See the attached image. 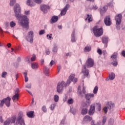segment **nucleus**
Listing matches in <instances>:
<instances>
[{"mask_svg": "<svg viewBox=\"0 0 125 125\" xmlns=\"http://www.w3.org/2000/svg\"><path fill=\"white\" fill-rule=\"evenodd\" d=\"M14 12L16 18L19 20V24L23 28V29H29V19L25 16L21 15V8L19 4H16L14 7Z\"/></svg>", "mask_w": 125, "mask_h": 125, "instance_id": "nucleus-1", "label": "nucleus"}, {"mask_svg": "<svg viewBox=\"0 0 125 125\" xmlns=\"http://www.w3.org/2000/svg\"><path fill=\"white\" fill-rule=\"evenodd\" d=\"M71 82H73V83H77L78 82V79L75 78V75L72 74L69 77V79L67 81L66 83H65V82H59L58 84V86L57 87V90L59 93H61L62 92V89H63V87H66V86H68L70 83H71Z\"/></svg>", "mask_w": 125, "mask_h": 125, "instance_id": "nucleus-2", "label": "nucleus"}, {"mask_svg": "<svg viewBox=\"0 0 125 125\" xmlns=\"http://www.w3.org/2000/svg\"><path fill=\"white\" fill-rule=\"evenodd\" d=\"M93 32L95 37L97 38L101 37L103 35V29L102 28H97V26L93 27Z\"/></svg>", "mask_w": 125, "mask_h": 125, "instance_id": "nucleus-3", "label": "nucleus"}, {"mask_svg": "<svg viewBox=\"0 0 125 125\" xmlns=\"http://www.w3.org/2000/svg\"><path fill=\"white\" fill-rule=\"evenodd\" d=\"M94 97V94L93 93H92V94H90V93H88V94H85V98L86 99V100H88V104H83V107H88L89 106V105L90 104V99H91V98H93Z\"/></svg>", "mask_w": 125, "mask_h": 125, "instance_id": "nucleus-4", "label": "nucleus"}, {"mask_svg": "<svg viewBox=\"0 0 125 125\" xmlns=\"http://www.w3.org/2000/svg\"><path fill=\"white\" fill-rule=\"evenodd\" d=\"M11 100V99L8 97L5 99H4L2 101H1L0 103V107H2L3 106V104L5 103V104L7 107H9L10 106V101Z\"/></svg>", "mask_w": 125, "mask_h": 125, "instance_id": "nucleus-5", "label": "nucleus"}, {"mask_svg": "<svg viewBox=\"0 0 125 125\" xmlns=\"http://www.w3.org/2000/svg\"><path fill=\"white\" fill-rule=\"evenodd\" d=\"M16 120V116H14L11 118H8L4 122V125H9L10 124H14Z\"/></svg>", "mask_w": 125, "mask_h": 125, "instance_id": "nucleus-6", "label": "nucleus"}, {"mask_svg": "<svg viewBox=\"0 0 125 125\" xmlns=\"http://www.w3.org/2000/svg\"><path fill=\"white\" fill-rule=\"evenodd\" d=\"M16 124H18L20 125H25V122H24V119H23V114H19V116L18 117Z\"/></svg>", "mask_w": 125, "mask_h": 125, "instance_id": "nucleus-7", "label": "nucleus"}, {"mask_svg": "<svg viewBox=\"0 0 125 125\" xmlns=\"http://www.w3.org/2000/svg\"><path fill=\"white\" fill-rule=\"evenodd\" d=\"M26 40L30 43H33V42H34V32L33 31H31L28 33V36L26 37Z\"/></svg>", "mask_w": 125, "mask_h": 125, "instance_id": "nucleus-8", "label": "nucleus"}, {"mask_svg": "<svg viewBox=\"0 0 125 125\" xmlns=\"http://www.w3.org/2000/svg\"><path fill=\"white\" fill-rule=\"evenodd\" d=\"M85 64L87 68H91V67H93L94 65V60L92 58H89L87 60Z\"/></svg>", "mask_w": 125, "mask_h": 125, "instance_id": "nucleus-9", "label": "nucleus"}, {"mask_svg": "<svg viewBox=\"0 0 125 125\" xmlns=\"http://www.w3.org/2000/svg\"><path fill=\"white\" fill-rule=\"evenodd\" d=\"M12 99L14 102V101H18V99H19V89H16L15 90V95L13 96Z\"/></svg>", "mask_w": 125, "mask_h": 125, "instance_id": "nucleus-10", "label": "nucleus"}, {"mask_svg": "<svg viewBox=\"0 0 125 125\" xmlns=\"http://www.w3.org/2000/svg\"><path fill=\"white\" fill-rule=\"evenodd\" d=\"M112 61L113 62H112L113 66H117L118 65V62H117V54L114 53L111 57Z\"/></svg>", "mask_w": 125, "mask_h": 125, "instance_id": "nucleus-11", "label": "nucleus"}, {"mask_svg": "<svg viewBox=\"0 0 125 125\" xmlns=\"http://www.w3.org/2000/svg\"><path fill=\"white\" fill-rule=\"evenodd\" d=\"M122 14H119L115 17V21L116 25H120L122 22Z\"/></svg>", "mask_w": 125, "mask_h": 125, "instance_id": "nucleus-12", "label": "nucleus"}, {"mask_svg": "<svg viewBox=\"0 0 125 125\" xmlns=\"http://www.w3.org/2000/svg\"><path fill=\"white\" fill-rule=\"evenodd\" d=\"M104 22L106 26H110L112 24L111 19L109 16H106L104 20Z\"/></svg>", "mask_w": 125, "mask_h": 125, "instance_id": "nucleus-13", "label": "nucleus"}, {"mask_svg": "<svg viewBox=\"0 0 125 125\" xmlns=\"http://www.w3.org/2000/svg\"><path fill=\"white\" fill-rule=\"evenodd\" d=\"M50 7L46 5H42L41 6V9L44 13H47V9H49Z\"/></svg>", "mask_w": 125, "mask_h": 125, "instance_id": "nucleus-14", "label": "nucleus"}, {"mask_svg": "<svg viewBox=\"0 0 125 125\" xmlns=\"http://www.w3.org/2000/svg\"><path fill=\"white\" fill-rule=\"evenodd\" d=\"M94 112H95V104H93L90 106L89 111V115H90V116H92V115L94 114Z\"/></svg>", "mask_w": 125, "mask_h": 125, "instance_id": "nucleus-15", "label": "nucleus"}, {"mask_svg": "<svg viewBox=\"0 0 125 125\" xmlns=\"http://www.w3.org/2000/svg\"><path fill=\"white\" fill-rule=\"evenodd\" d=\"M70 7V5L66 4L63 10L61 12V16H63V15H65L66 14V12H67V11L68 10V8Z\"/></svg>", "mask_w": 125, "mask_h": 125, "instance_id": "nucleus-16", "label": "nucleus"}, {"mask_svg": "<svg viewBox=\"0 0 125 125\" xmlns=\"http://www.w3.org/2000/svg\"><path fill=\"white\" fill-rule=\"evenodd\" d=\"M92 121V118L88 115H86L83 119V121L85 123H87L88 122H91Z\"/></svg>", "mask_w": 125, "mask_h": 125, "instance_id": "nucleus-17", "label": "nucleus"}, {"mask_svg": "<svg viewBox=\"0 0 125 125\" xmlns=\"http://www.w3.org/2000/svg\"><path fill=\"white\" fill-rule=\"evenodd\" d=\"M82 73H83L85 77H87V76H88V70L86 69V65L83 66V68L82 69Z\"/></svg>", "mask_w": 125, "mask_h": 125, "instance_id": "nucleus-18", "label": "nucleus"}, {"mask_svg": "<svg viewBox=\"0 0 125 125\" xmlns=\"http://www.w3.org/2000/svg\"><path fill=\"white\" fill-rule=\"evenodd\" d=\"M107 9H108V6H104L102 9L100 10V12L101 14L105 13V12H106V11H107Z\"/></svg>", "mask_w": 125, "mask_h": 125, "instance_id": "nucleus-19", "label": "nucleus"}, {"mask_svg": "<svg viewBox=\"0 0 125 125\" xmlns=\"http://www.w3.org/2000/svg\"><path fill=\"white\" fill-rule=\"evenodd\" d=\"M48 71H49V69L46 66H44L43 72L46 76H49Z\"/></svg>", "mask_w": 125, "mask_h": 125, "instance_id": "nucleus-20", "label": "nucleus"}, {"mask_svg": "<svg viewBox=\"0 0 125 125\" xmlns=\"http://www.w3.org/2000/svg\"><path fill=\"white\" fill-rule=\"evenodd\" d=\"M31 68L33 69H38L39 68V64L37 62H33L31 64Z\"/></svg>", "mask_w": 125, "mask_h": 125, "instance_id": "nucleus-21", "label": "nucleus"}, {"mask_svg": "<svg viewBox=\"0 0 125 125\" xmlns=\"http://www.w3.org/2000/svg\"><path fill=\"white\" fill-rule=\"evenodd\" d=\"M26 115L28 118H34V111H29Z\"/></svg>", "mask_w": 125, "mask_h": 125, "instance_id": "nucleus-22", "label": "nucleus"}, {"mask_svg": "<svg viewBox=\"0 0 125 125\" xmlns=\"http://www.w3.org/2000/svg\"><path fill=\"white\" fill-rule=\"evenodd\" d=\"M52 23H55L56 22H57L58 21V17L56 16H54L52 17L51 19Z\"/></svg>", "mask_w": 125, "mask_h": 125, "instance_id": "nucleus-23", "label": "nucleus"}, {"mask_svg": "<svg viewBox=\"0 0 125 125\" xmlns=\"http://www.w3.org/2000/svg\"><path fill=\"white\" fill-rule=\"evenodd\" d=\"M90 50H91V46L90 45L86 46L84 49L85 52H89Z\"/></svg>", "mask_w": 125, "mask_h": 125, "instance_id": "nucleus-24", "label": "nucleus"}, {"mask_svg": "<svg viewBox=\"0 0 125 125\" xmlns=\"http://www.w3.org/2000/svg\"><path fill=\"white\" fill-rule=\"evenodd\" d=\"M71 42H76V38H75V30H74L71 34Z\"/></svg>", "mask_w": 125, "mask_h": 125, "instance_id": "nucleus-25", "label": "nucleus"}, {"mask_svg": "<svg viewBox=\"0 0 125 125\" xmlns=\"http://www.w3.org/2000/svg\"><path fill=\"white\" fill-rule=\"evenodd\" d=\"M106 105H108L107 106L108 109H111L112 108H113V107H114V106H115V104H112L111 102H107L106 104Z\"/></svg>", "mask_w": 125, "mask_h": 125, "instance_id": "nucleus-26", "label": "nucleus"}, {"mask_svg": "<svg viewBox=\"0 0 125 125\" xmlns=\"http://www.w3.org/2000/svg\"><path fill=\"white\" fill-rule=\"evenodd\" d=\"M78 94L79 96H81V97H83V93L81 90V86H79L78 87Z\"/></svg>", "mask_w": 125, "mask_h": 125, "instance_id": "nucleus-27", "label": "nucleus"}, {"mask_svg": "<svg viewBox=\"0 0 125 125\" xmlns=\"http://www.w3.org/2000/svg\"><path fill=\"white\" fill-rule=\"evenodd\" d=\"M108 37L104 36L103 37V43H107L108 42Z\"/></svg>", "mask_w": 125, "mask_h": 125, "instance_id": "nucleus-28", "label": "nucleus"}, {"mask_svg": "<svg viewBox=\"0 0 125 125\" xmlns=\"http://www.w3.org/2000/svg\"><path fill=\"white\" fill-rule=\"evenodd\" d=\"M85 20H88V22H91L92 21V16H90L89 15H87V18L85 19Z\"/></svg>", "mask_w": 125, "mask_h": 125, "instance_id": "nucleus-29", "label": "nucleus"}, {"mask_svg": "<svg viewBox=\"0 0 125 125\" xmlns=\"http://www.w3.org/2000/svg\"><path fill=\"white\" fill-rule=\"evenodd\" d=\"M26 4L29 6H34L35 5L33 2H31L30 0H27Z\"/></svg>", "mask_w": 125, "mask_h": 125, "instance_id": "nucleus-30", "label": "nucleus"}, {"mask_svg": "<svg viewBox=\"0 0 125 125\" xmlns=\"http://www.w3.org/2000/svg\"><path fill=\"white\" fill-rule=\"evenodd\" d=\"M115 74H114L113 73H111L110 75H109V79L111 81H113V80H114V79H115Z\"/></svg>", "mask_w": 125, "mask_h": 125, "instance_id": "nucleus-31", "label": "nucleus"}, {"mask_svg": "<svg viewBox=\"0 0 125 125\" xmlns=\"http://www.w3.org/2000/svg\"><path fill=\"white\" fill-rule=\"evenodd\" d=\"M97 92H98V86H96L93 91V93L94 94H97Z\"/></svg>", "mask_w": 125, "mask_h": 125, "instance_id": "nucleus-32", "label": "nucleus"}, {"mask_svg": "<svg viewBox=\"0 0 125 125\" xmlns=\"http://www.w3.org/2000/svg\"><path fill=\"white\" fill-rule=\"evenodd\" d=\"M87 113V109L86 108H83L82 109L81 114L82 115H85Z\"/></svg>", "mask_w": 125, "mask_h": 125, "instance_id": "nucleus-33", "label": "nucleus"}, {"mask_svg": "<svg viewBox=\"0 0 125 125\" xmlns=\"http://www.w3.org/2000/svg\"><path fill=\"white\" fill-rule=\"evenodd\" d=\"M54 99L55 102H58L59 100V96H58L57 95H55L54 96Z\"/></svg>", "mask_w": 125, "mask_h": 125, "instance_id": "nucleus-34", "label": "nucleus"}, {"mask_svg": "<svg viewBox=\"0 0 125 125\" xmlns=\"http://www.w3.org/2000/svg\"><path fill=\"white\" fill-rule=\"evenodd\" d=\"M10 26L11 28H13V27H15V26H16V23L14 21H12L10 22Z\"/></svg>", "mask_w": 125, "mask_h": 125, "instance_id": "nucleus-35", "label": "nucleus"}, {"mask_svg": "<svg viewBox=\"0 0 125 125\" xmlns=\"http://www.w3.org/2000/svg\"><path fill=\"white\" fill-rule=\"evenodd\" d=\"M15 2H16V0H10V5L11 6H13V5H14V3H15Z\"/></svg>", "mask_w": 125, "mask_h": 125, "instance_id": "nucleus-36", "label": "nucleus"}, {"mask_svg": "<svg viewBox=\"0 0 125 125\" xmlns=\"http://www.w3.org/2000/svg\"><path fill=\"white\" fill-rule=\"evenodd\" d=\"M55 106H56V104L55 103H54L50 105V108L51 110H52V111H53V110H54V108H55Z\"/></svg>", "mask_w": 125, "mask_h": 125, "instance_id": "nucleus-37", "label": "nucleus"}, {"mask_svg": "<svg viewBox=\"0 0 125 125\" xmlns=\"http://www.w3.org/2000/svg\"><path fill=\"white\" fill-rule=\"evenodd\" d=\"M67 103L68 104H73V103H74V100H73V99H69L67 101Z\"/></svg>", "mask_w": 125, "mask_h": 125, "instance_id": "nucleus-38", "label": "nucleus"}, {"mask_svg": "<svg viewBox=\"0 0 125 125\" xmlns=\"http://www.w3.org/2000/svg\"><path fill=\"white\" fill-rule=\"evenodd\" d=\"M106 121H107V118H106V117H104L103 118V121H102L103 125H105V123H106Z\"/></svg>", "mask_w": 125, "mask_h": 125, "instance_id": "nucleus-39", "label": "nucleus"}, {"mask_svg": "<svg viewBox=\"0 0 125 125\" xmlns=\"http://www.w3.org/2000/svg\"><path fill=\"white\" fill-rule=\"evenodd\" d=\"M31 61L34 62L36 61V55L33 54L32 57L31 58Z\"/></svg>", "mask_w": 125, "mask_h": 125, "instance_id": "nucleus-40", "label": "nucleus"}, {"mask_svg": "<svg viewBox=\"0 0 125 125\" xmlns=\"http://www.w3.org/2000/svg\"><path fill=\"white\" fill-rule=\"evenodd\" d=\"M98 106V111H101V104L98 103L96 104Z\"/></svg>", "mask_w": 125, "mask_h": 125, "instance_id": "nucleus-41", "label": "nucleus"}, {"mask_svg": "<svg viewBox=\"0 0 125 125\" xmlns=\"http://www.w3.org/2000/svg\"><path fill=\"white\" fill-rule=\"evenodd\" d=\"M42 110L43 111V112H44V113H45L47 111L46 109V106H45V105H43L42 107Z\"/></svg>", "mask_w": 125, "mask_h": 125, "instance_id": "nucleus-42", "label": "nucleus"}, {"mask_svg": "<svg viewBox=\"0 0 125 125\" xmlns=\"http://www.w3.org/2000/svg\"><path fill=\"white\" fill-rule=\"evenodd\" d=\"M7 75V73H6V72H3L2 73V78H5Z\"/></svg>", "mask_w": 125, "mask_h": 125, "instance_id": "nucleus-43", "label": "nucleus"}, {"mask_svg": "<svg viewBox=\"0 0 125 125\" xmlns=\"http://www.w3.org/2000/svg\"><path fill=\"white\" fill-rule=\"evenodd\" d=\"M45 33V31L44 30H42L39 32V35H43Z\"/></svg>", "mask_w": 125, "mask_h": 125, "instance_id": "nucleus-44", "label": "nucleus"}, {"mask_svg": "<svg viewBox=\"0 0 125 125\" xmlns=\"http://www.w3.org/2000/svg\"><path fill=\"white\" fill-rule=\"evenodd\" d=\"M34 2H36V3H42V0H34Z\"/></svg>", "mask_w": 125, "mask_h": 125, "instance_id": "nucleus-45", "label": "nucleus"}, {"mask_svg": "<svg viewBox=\"0 0 125 125\" xmlns=\"http://www.w3.org/2000/svg\"><path fill=\"white\" fill-rule=\"evenodd\" d=\"M53 52H57V46H55L53 49Z\"/></svg>", "mask_w": 125, "mask_h": 125, "instance_id": "nucleus-46", "label": "nucleus"}, {"mask_svg": "<svg viewBox=\"0 0 125 125\" xmlns=\"http://www.w3.org/2000/svg\"><path fill=\"white\" fill-rule=\"evenodd\" d=\"M70 111L73 114V115H75L76 114V110H73V108H70Z\"/></svg>", "mask_w": 125, "mask_h": 125, "instance_id": "nucleus-47", "label": "nucleus"}, {"mask_svg": "<svg viewBox=\"0 0 125 125\" xmlns=\"http://www.w3.org/2000/svg\"><path fill=\"white\" fill-rule=\"evenodd\" d=\"M103 110L104 111L105 114H107V112H108V109L107 108V107H104L103 108Z\"/></svg>", "mask_w": 125, "mask_h": 125, "instance_id": "nucleus-48", "label": "nucleus"}, {"mask_svg": "<svg viewBox=\"0 0 125 125\" xmlns=\"http://www.w3.org/2000/svg\"><path fill=\"white\" fill-rule=\"evenodd\" d=\"M97 52L98 53H99V54H100V55H101L102 54V51L100 49H98Z\"/></svg>", "mask_w": 125, "mask_h": 125, "instance_id": "nucleus-49", "label": "nucleus"}, {"mask_svg": "<svg viewBox=\"0 0 125 125\" xmlns=\"http://www.w3.org/2000/svg\"><path fill=\"white\" fill-rule=\"evenodd\" d=\"M24 14H25V15H29V14H30V10L25 11Z\"/></svg>", "mask_w": 125, "mask_h": 125, "instance_id": "nucleus-50", "label": "nucleus"}, {"mask_svg": "<svg viewBox=\"0 0 125 125\" xmlns=\"http://www.w3.org/2000/svg\"><path fill=\"white\" fill-rule=\"evenodd\" d=\"M51 36H52V34H51L50 35H49L48 34L47 35V37L48 38V40H51V38H52Z\"/></svg>", "mask_w": 125, "mask_h": 125, "instance_id": "nucleus-51", "label": "nucleus"}, {"mask_svg": "<svg viewBox=\"0 0 125 125\" xmlns=\"http://www.w3.org/2000/svg\"><path fill=\"white\" fill-rule=\"evenodd\" d=\"M54 63H55V62L54 61H53V60H52L51 61V62H50V65L51 67V66H52V65H53V64H54Z\"/></svg>", "mask_w": 125, "mask_h": 125, "instance_id": "nucleus-52", "label": "nucleus"}, {"mask_svg": "<svg viewBox=\"0 0 125 125\" xmlns=\"http://www.w3.org/2000/svg\"><path fill=\"white\" fill-rule=\"evenodd\" d=\"M60 69H61V66H60V65H59L58 66V73H59V72H60Z\"/></svg>", "mask_w": 125, "mask_h": 125, "instance_id": "nucleus-53", "label": "nucleus"}, {"mask_svg": "<svg viewBox=\"0 0 125 125\" xmlns=\"http://www.w3.org/2000/svg\"><path fill=\"white\" fill-rule=\"evenodd\" d=\"M0 123H3V119H2V116H0Z\"/></svg>", "mask_w": 125, "mask_h": 125, "instance_id": "nucleus-54", "label": "nucleus"}, {"mask_svg": "<svg viewBox=\"0 0 125 125\" xmlns=\"http://www.w3.org/2000/svg\"><path fill=\"white\" fill-rule=\"evenodd\" d=\"M3 33V30H2V28H1V27H0V34L1 35H2Z\"/></svg>", "mask_w": 125, "mask_h": 125, "instance_id": "nucleus-55", "label": "nucleus"}, {"mask_svg": "<svg viewBox=\"0 0 125 125\" xmlns=\"http://www.w3.org/2000/svg\"><path fill=\"white\" fill-rule=\"evenodd\" d=\"M83 94H84L85 93V87H84V86L83 87Z\"/></svg>", "mask_w": 125, "mask_h": 125, "instance_id": "nucleus-56", "label": "nucleus"}, {"mask_svg": "<svg viewBox=\"0 0 125 125\" xmlns=\"http://www.w3.org/2000/svg\"><path fill=\"white\" fill-rule=\"evenodd\" d=\"M122 55L124 56V57H125V51L123 50L122 51Z\"/></svg>", "mask_w": 125, "mask_h": 125, "instance_id": "nucleus-57", "label": "nucleus"}, {"mask_svg": "<svg viewBox=\"0 0 125 125\" xmlns=\"http://www.w3.org/2000/svg\"><path fill=\"white\" fill-rule=\"evenodd\" d=\"M32 85H31V84H28L27 85H26V87L27 88H31Z\"/></svg>", "mask_w": 125, "mask_h": 125, "instance_id": "nucleus-58", "label": "nucleus"}, {"mask_svg": "<svg viewBox=\"0 0 125 125\" xmlns=\"http://www.w3.org/2000/svg\"><path fill=\"white\" fill-rule=\"evenodd\" d=\"M41 63L42 65L43 64V63H44V59H42L41 60Z\"/></svg>", "mask_w": 125, "mask_h": 125, "instance_id": "nucleus-59", "label": "nucleus"}, {"mask_svg": "<svg viewBox=\"0 0 125 125\" xmlns=\"http://www.w3.org/2000/svg\"><path fill=\"white\" fill-rule=\"evenodd\" d=\"M24 78H25V83H27V82H28L29 79L27 77H24Z\"/></svg>", "mask_w": 125, "mask_h": 125, "instance_id": "nucleus-60", "label": "nucleus"}, {"mask_svg": "<svg viewBox=\"0 0 125 125\" xmlns=\"http://www.w3.org/2000/svg\"><path fill=\"white\" fill-rule=\"evenodd\" d=\"M98 8V7H97V6L95 5V6H94L93 7V9H95V10H96Z\"/></svg>", "mask_w": 125, "mask_h": 125, "instance_id": "nucleus-61", "label": "nucleus"}, {"mask_svg": "<svg viewBox=\"0 0 125 125\" xmlns=\"http://www.w3.org/2000/svg\"><path fill=\"white\" fill-rule=\"evenodd\" d=\"M27 75H28V74H27V72H24L23 73V76H24V78L27 77Z\"/></svg>", "mask_w": 125, "mask_h": 125, "instance_id": "nucleus-62", "label": "nucleus"}, {"mask_svg": "<svg viewBox=\"0 0 125 125\" xmlns=\"http://www.w3.org/2000/svg\"><path fill=\"white\" fill-rule=\"evenodd\" d=\"M71 53H68L66 54V56H71Z\"/></svg>", "mask_w": 125, "mask_h": 125, "instance_id": "nucleus-63", "label": "nucleus"}, {"mask_svg": "<svg viewBox=\"0 0 125 125\" xmlns=\"http://www.w3.org/2000/svg\"><path fill=\"white\" fill-rule=\"evenodd\" d=\"M7 46L9 48L10 47V46H11V43H8L7 44Z\"/></svg>", "mask_w": 125, "mask_h": 125, "instance_id": "nucleus-64", "label": "nucleus"}]
</instances>
